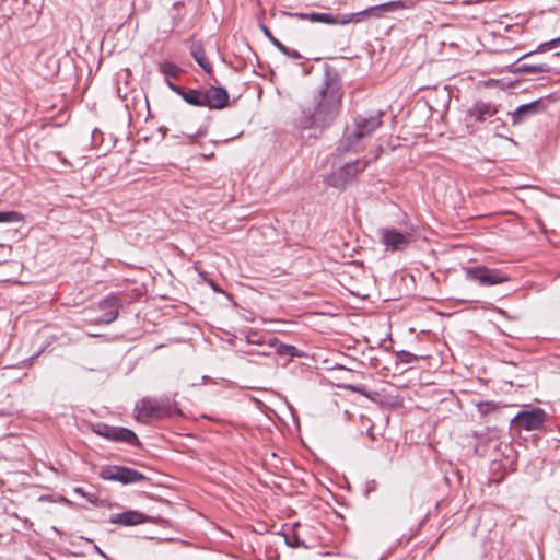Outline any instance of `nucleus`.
<instances>
[{"label": "nucleus", "instance_id": "obj_14", "mask_svg": "<svg viewBox=\"0 0 560 560\" xmlns=\"http://www.w3.org/2000/svg\"><path fill=\"white\" fill-rule=\"evenodd\" d=\"M148 521V516L138 511H125L122 513L113 514L109 522L113 524H120L124 526H135Z\"/></svg>", "mask_w": 560, "mask_h": 560}, {"label": "nucleus", "instance_id": "obj_30", "mask_svg": "<svg viewBox=\"0 0 560 560\" xmlns=\"http://www.w3.org/2000/svg\"><path fill=\"white\" fill-rule=\"evenodd\" d=\"M94 549L95 551L101 555L102 557H104L105 559H107V556L104 553V551L96 545H94Z\"/></svg>", "mask_w": 560, "mask_h": 560}, {"label": "nucleus", "instance_id": "obj_7", "mask_svg": "<svg viewBox=\"0 0 560 560\" xmlns=\"http://www.w3.org/2000/svg\"><path fill=\"white\" fill-rule=\"evenodd\" d=\"M366 165L368 162L360 160L347 163L336 172L331 173L327 178V183L332 187L343 189L359 172H362L366 167Z\"/></svg>", "mask_w": 560, "mask_h": 560}, {"label": "nucleus", "instance_id": "obj_22", "mask_svg": "<svg viewBox=\"0 0 560 560\" xmlns=\"http://www.w3.org/2000/svg\"><path fill=\"white\" fill-rule=\"evenodd\" d=\"M23 215L16 211H0V223L21 222Z\"/></svg>", "mask_w": 560, "mask_h": 560}, {"label": "nucleus", "instance_id": "obj_23", "mask_svg": "<svg viewBox=\"0 0 560 560\" xmlns=\"http://www.w3.org/2000/svg\"><path fill=\"white\" fill-rule=\"evenodd\" d=\"M261 30L264 34L269 38V40L273 44L275 47H277L278 50H280L282 54H288V47H285L280 40H278L269 28L265 25L261 26Z\"/></svg>", "mask_w": 560, "mask_h": 560}, {"label": "nucleus", "instance_id": "obj_13", "mask_svg": "<svg viewBox=\"0 0 560 560\" xmlns=\"http://www.w3.org/2000/svg\"><path fill=\"white\" fill-rule=\"evenodd\" d=\"M546 102L545 98H539L518 106L512 115L513 124H520L525 117L544 112L546 109Z\"/></svg>", "mask_w": 560, "mask_h": 560}, {"label": "nucleus", "instance_id": "obj_15", "mask_svg": "<svg viewBox=\"0 0 560 560\" xmlns=\"http://www.w3.org/2000/svg\"><path fill=\"white\" fill-rule=\"evenodd\" d=\"M467 113L469 117L477 121H486L497 114V108L490 103L479 101L474 103Z\"/></svg>", "mask_w": 560, "mask_h": 560}, {"label": "nucleus", "instance_id": "obj_10", "mask_svg": "<svg viewBox=\"0 0 560 560\" xmlns=\"http://www.w3.org/2000/svg\"><path fill=\"white\" fill-rule=\"evenodd\" d=\"M135 412L137 420L143 421L151 417L161 418L167 413V409L162 401L145 397L136 405Z\"/></svg>", "mask_w": 560, "mask_h": 560}, {"label": "nucleus", "instance_id": "obj_5", "mask_svg": "<svg viewBox=\"0 0 560 560\" xmlns=\"http://www.w3.org/2000/svg\"><path fill=\"white\" fill-rule=\"evenodd\" d=\"M467 279L478 282L483 287L497 285L509 280L508 275L498 269H490L485 266H476L466 269Z\"/></svg>", "mask_w": 560, "mask_h": 560}, {"label": "nucleus", "instance_id": "obj_16", "mask_svg": "<svg viewBox=\"0 0 560 560\" xmlns=\"http://www.w3.org/2000/svg\"><path fill=\"white\" fill-rule=\"evenodd\" d=\"M302 18L308 19L312 22L325 23V24H340L341 15H332L330 13L314 12L311 14H302Z\"/></svg>", "mask_w": 560, "mask_h": 560}, {"label": "nucleus", "instance_id": "obj_31", "mask_svg": "<svg viewBox=\"0 0 560 560\" xmlns=\"http://www.w3.org/2000/svg\"><path fill=\"white\" fill-rule=\"evenodd\" d=\"M203 135H205V131L199 130L196 136H189V138L195 139V138H198V137H202Z\"/></svg>", "mask_w": 560, "mask_h": 560}, {"label": "nucleus", "instance_id": "obj_17", "mask_svg": "<svg viewBox=\"0 0 560 560\" xmlns=\"http://www.w3.org/2000/svg\"><path fill=\"white\" fill-rule=\"evenodd\" d=\"M191 55L194 57V59L196 60V62L207 72V73H210L211 72V65L209 62V60L207 59L206 57V54H205V50L202 48L201 45H198V44H194L191 46Z\"/></svg>", "mask_w": 560, "mask_h": 560}, {"label": "nucleus", "instance_id": "obj_6", "mask_svg": "<svg viewBox=\"0 0 560 560\" xmlns=\"http://www.w3.org/2000/svg\"><path fill=\"white\" fill-rule=\"evenodd\" d=\"M380 242L386 250H405L411 243V232H399L394 228H382L378 230Z\"/></svg>", "mask_w": 560, "mask_h": 560}, {"label": "nucleus", "instance_id": "obj_29", "mask_svg": "<svg viewBox=\"0 0 560 560\" xmlns=\"http://www.w3.org/2000/svg\"><path fill=\"white\" fill-rule=\"evenodd\" d=\"M285 56L290 57V58H293V59H300L301 58V55L299 51L296 50H291L288 48V54H284Z\"/></svg>", "mask_w": 560, "mask_h": 560}, {"label": "nucleus", "instance_id": "obj_27", "mask_svg": "<svg viewBox=\"0 0 560 560\" xmlns=\"http://www.w3.org/2000/svg\"><path fill=\"white\" fill-rule=\"evenodd\" d=\"M166 84L167 86L174 91L175 93H177L178 95L182 93L183 89L176 84H174L170 79H166Z\"/></svg>", "mask_w": 560, "mask_h": 560}, {"label": "nucleus", "instance_id": "obj_26", "mask_svg": "<svg viewBox=\"0 0 560 560\" xmlns=\"http://www.w3.org/2000/svg\"><path fill=\"white\" fill-rule=\"evenodd\" d=\"M74 492L83 498H86L88 501L94 502L95 497L93 494L85 493V491L82 488H80V487L74 488Z\"/></svg>", "mask_w": 560, "mask_h": 560}, {"label": "nucleus", "instance_id": "obj_1", "mask_svg": "<svg viewBox=\"0 0 560 560\" xmlns=\"http://www.w3.org/2000/svg\"><path fill=\"white\" fill-rule=\"evenodd\" d=\"M342 92L338 81L327 80L315 97L314 109L307 108L294 119L302 138H317L338 115Z\"/></svg>", "mask_w": 560, "mask_h": 560}, {"label": "nucleus", "instance_id": "obj_8", "mask_svg": "<svg viewBox=\"0 0 560 560\" xmlns=\"http://www.w3.org/2000/svg\"><path fill=\"white\" fill-rule=\"evenodd\" d=\"M545 421V411L535 407L529 410L520 411L513 419L512 425L525 431L538 430Z\"/></svg>", "mask_w": 560, "mask_h": 560}, {"label": "nucleus", "instance_id": "obj_11", "mask_svg": "<svg viewBox=\"0 0 560 560\" xmlns=\"http://www.w3.org/2000/svg\"><path fill=\"white\" fill-rule=\"evenodd\" d=\"M203 92V107H209L211 109H222L226 106L229 101V93L224 88L221 86H210Z\"/></svg>", "mask_w": 560, "mask_h": 560}, {"label": "nucleus", "instance_id": "obj_25", "mask_svg": "<svg viewBox=\"0 0 560 560\" xmlns=\"http://www.w3.org/2000/svg\"><path fill=\"white\" fill-rule=\"evenodd\" d=\"M559 46H560V37L553 38L547 43L541 44L539 46V49L545 51V50H550L552 48H557Z\"/></svg>", "mask_w": 560, "mask_h": 560}, {"label": "nucleus", "instance_id": "obj_32", "mask_svg": "<svg viewBox=\"0 0 560 560\" xmlns=\"http://www.w3.org/2000/svg\"><path fill=\"white\" fill-rule=\"evenodd\" d=\"M259 353H260V354H262V355H269V352H267V351H265V350H264V351H261V352H259Z\"/></svg>", "mask_w": 560, "mask_h": 560}, {"label": "nucleus", "instance_id": "obj_12", "mask_svg": "<svg viewBox=\"0 0 560 560\" xmlns=\"http://www.w3.org/2000/svg\"><path fill=\"white\" fill-rule=\"evenodd\" d=\"M119 306L118 298L114 295L106 296L98 303V307L103 311V314L96 318L95 322L101 324L113 323L118 316Z\"/></svg>", "mask_w": 560, "mask_h": 560}, {"label": "nucleus", "instance_id": "obj_20", "mask_svg": "<svg viewBox=\"0 0 560 560\" xmlns=\"http://www.w3.org/2000/svg\"><path fill=\"white\" fill-rule=\"evenodd\" d=\"M520 73H544L549 71V67L544 63H521L515 69Z\"/></svg>", "mask_w": 560, "mask_h": 560}, {"label": "nucleus", "instance_id": "obj_4", "mask_svg": "<svg viewBox=\"0 0 560 560\" xmlns=\"http://www.w3.org/2000/svg\"><path fill=\"white\" fill-rule=\"evenodd\" d=\"M92 431L112 442H125L129 445L139 444L136 433L127 428L112 427L103 422L92 424Z\"/></svg>", "mask_w": 560, "mask_h": 560}, {"label": "nucleus", "instance_id": "obj_28", "mask_svg": "<svg viewBox=\"0 0 560 560\" xmlns=\"http://www.w3.org/2000/svg\"><path fill=\"white\" fill-rule=\"evenodd\" d=\"M285 542H287L289 546H292V547H298V546H300V541H299V538H298L296 536H293L292 538L287 537V538H285Z\"/></svg>", "mask_w": 560, "mask_h": 560}, {"label": "nucleus", "instance_id": "obj_2", "mask_svg": "<svg viewBox=\"0 0 560 560\" xmlns=\"http://www.w3.org/2000/svg\"><path fill=\"white\" fill-rule=\"evenodd\" d=\"M383 113L378 112L376 115L369 117H358L352 129H347L345 138L341 143L343 151H357L358 143L368 137H371L382 124Z\"/></svg>", "mask_w": 560, "mask_h": 560}, {"label": "nucleus", "instance_id": "obj_9", "mask_svg": "<svg viewBox=\"0 0 560 560\" xmlns=\"http://www.w3.org/2000/svg\"><path fill=\"white\" fill-rule=\"evenodd\" d=\"M101 476L105 480L119 481L125 485L137 483L147 479L140 471L124 466L106 468L102 471Z\"/></svg>", "mask_w": 560, "mask_h": 560}, {"label": "nucleus", "instance_id": "obj_18", "mask_svg": "<svg viewBox=\"0 0 560 560\" xmlns=\"http://www.w3.org/2000/svg\"><path fill=\"white\" fill-rule=\"evenodd\" d=\"M179 95L189 105L203 106L205 97H203L202 90H192L191 89V90L185 91L183 89V91Z\"/></svg>", "mask_w": 560, "mask_h": 560}, {"label": "nucleus", "instance_id": "obj_24", "mask_svg": "<svg viewBox=\"0 0 560 560\" xmlns=\"http://www.w3.org/2000/svg\"><path fill=\"white\" fill-rule=\"evenodd\" d=\"M398 359L402 363H412L417 360V357L409 351L401 350L397 353Z\"/></svg>", "mask_w": 560, "mask_h": 560}, {"label": "nucleus", "instance_id": "obj_3", "mask_svg": "<svg viewBox=\"0 0 560 560\" xmlns=\"http://www.w3.org/2000/svg\"><path fill=\"white\" fill-rule=\"evenodd\" d=\"M407 5L404 1H390L378 5L370 7L363 11L341 15L340 24L346 25L350 23H360L371 16L381 18L383 13L406 9Z\"/></svg>", "mask_w": 560, "mask_h": 560}, {"label": "nucleus", "instance_id": "obj_21", "mask_svg": "<svg viewBox=\"0 0 560 560\" xmlns=\"http://www.w3.org/2000/svg\"><path fill=\"white\" fill-rule=\"evenodd\" d=\"M160 71L166 77V79L176 78L180 72L178 66L172 62H162L160 63Z\"/></svg>", "mask_w": 560, "mask_h": 560}, {"label": "nucleus", "instance_id": "obj_19", "mask_svg": "<svg viewBox=\"0 0 560 560\" xmlns=\"http://www.w3.org/2000/svg\"><path fill=\"white\" fill-rule=\"evenodd\" d=\"M269 348H273L276 350V352L278 354H280V355H288V357H291V358L301 357L302 355V353L300 352V350L296 347L279 342L277 340L271 342L269 345Z\"/></svg>", "mask_w": 560, "mask_h": 560}]
</instances>
